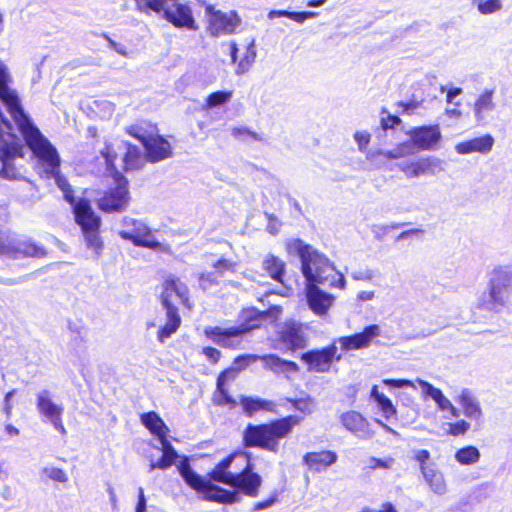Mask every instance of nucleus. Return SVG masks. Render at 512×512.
Segmentation results:
<instances>
[{
    "label": "nucleus",
    "instance_id": "1",
    "mask_svg": "<svg viewBox=\"0 0 512 512\" xmlns=\"http://www.w3.org/2000/svg\"><path fill=\"white\" fill-rule=\"evenodd\" d=\"M23 140L37 159L44 177L55 179L56 185L64 194V199L72 206L75 221L82 230L87 248L99 256L103 248L99 236L101 219L93 211L89 200L75 198L71 185L60 173L61 160L57 149L38 128L23 136Z\"/></svg>",
    "mask_w": 512,
    "mask_h": 512
},
{
    "label": "nucleus",
    "instance_id": "2",
    "mask_svg": "<svg viewBox=\"0 0 512 512\" xmlns=\"http://www.w3.org/2000/svg\"><path fill=\"white\" fill-rule=\"evenodd\" d=\"M292 248L301 261V272L306 281V299L309 308L317 315H324L331 307L334 296L321 290L318 285L326 287H345V278L333 263L311 245L296 239Z\"/></svg>",
    "mask_w": 512,
    "mask_h": 512
},
{
    "label": "nucleus",
    "instance_id": "3",
    "mask_svg": "<svg viewBox=\"0 0 512 512\" xmlns=\"http://www.w3.org/2000/svg\"><path fill=\"white\" fill-rule=\"evenodd\" d=\"M245 456L247 457L246 466L240 472L235 473L229 484L233 490L211 483L206 477L194 471L187 460L181 461L177 469L184 482L200 494L201 499L231 505L240 502L241 494L252 498L257 497L263 482L261 475L254 472L251 454L245 453Z\"/></svg>",
    "mask_w": 512,
    "mask_h": 512
},
{
    "label": "nucleus",
    "instance_id": "4",
    "mask_svg": "<svg viewBox=\"0 0 512 512\" xmlns=\"http://www.w3.org/2000/svg\"><path fill=\"white\" fill-rule=\"evenodd\" d=\"M301 420L297 415H289L266 424L249 423L243 431V445L277 452L279 440L290 434Z\"/></svg>",
    "mask_w": 512,
    "mask_h": 512
},
{
    "label": "nucleus",
    "instance_id": "5",
    "mask_svg": "<svg viewBox=\"0 0 512 512\" xmlns=\"http://www.w3.org/2000/svg\"><path fill=\"white\" fill-rule=\"evenodd\" d=\"M264 318V313L256 309H249L244 311V320L238 326L228 328L210 326L205 328L204 334L220 347L238 349L241 346L243 335L260 327Z\"/></svg>",
    "mask_w": 512,
    "mask_h": 512
},
{
    "label": "nucleus",
    "instance_id": "6",
    "mask_svg": "<svg viewBox=\"0 0 512 512\" xmlns=\"http://www.w3.org/2000/svg\"><path fill=\"white\" fill-rule=\"evenodd\" d=\"M512 291V267H495L489 277L487 292L480 298L481 308L499 312L508 302Z\"/></svg>",
    "mask_w": 512,
    "mask_h": 512
},
{
    "label": "nucleus",
    "instance_id": "7",
    "mask_svg": "<svg viewBox=\"0 0 512 512\" xmlns=\"http://www.w3.org/2000/svg\"><path fill=\"white\" fill-rule=\"evenodd\" d=\"M12 82L8 67L0 61V101L6 106L23 137L37 127L24 111L18 92L11 87Z\"/></svg>",
    "mask_w": 512,
    "mask_h": 512
},
{
    "label": "nucleus",
    "instance_id": "8",
    "mask_svg": "<svg viewBox=\"0 0 512 512\" xmlns=\"http://www.w3.org/2000/svg\"><path fill=\"white\" fill-rule=\"evenodd\" d=\"M136 9L140 12L152 10L154 12H163V18L177 28H186L196 30L197 26L191 9L178 3L177 0H134Z\"/></svg>",
    "mask_w": 512,
    "mask_h": 512
},
{
    "label": "nucleus",
    "instance_id": "9",
    "mask_svg": "<svg viewBox=\"0 0 512 512\" xmlns=\"http://www.w3.org/2000/svg\"><path fill=\"white\" fill-rule=\"evenodd\" d=\"M411 142H404L393 150L379 151L387 159H398L414 152V146L420 150H434L442 138L438 125H424L409 131Z\"/></svg>",
    "mask_w": 512,
    "mask_h": 512
},
{
    "label": "nucleus",
    "instance_id": "10",
    "mask_svg": "<svg viewBox=\"0 0 512 512\" xmlns=\"http://www.w3.org/2000/svg\"><path fill=\"white\" fill-rule=\"evenodd\" d=\"M124 229L118 232L123 239L132 242L135 246L166 251L165 245L160 243L153 235L151 229L143 222L134 218L124 217L122 220Z\"/></svg>",
    "mask_w": 512,
    "mask_h": 512
},
{
    "label": "nucleus",
    "instance_id": "11",
    "mask_svg": "<svg viewBox=\"0 0 512 512\" xmlns=\"http://www.w3.org/2000/svg\"><path fill=\"white\" fill-rule=\"evenodd\" d=\"M276 334L279 343H281L286 350L292 352L304 349L308 344L306 326L293 319L280 323L277 327Z\"/></svg>",
    "mask_w": 512,
    "mask_h": 512
},
{
    "label": "nucleus",
    "instance_id": "12",
    "mask_svg": "<svg viewBox=\"0 0 512 512\" xmlns=\"http://www.w3.org/2000/svg\"><path fill=\"white\" fill-rule=\"evenodd\" d=\"M337 350L335 343H332L321 349L308 350L301 354L300 359L307 365L309 372L326 373L334 360H341V355H336Z\"/></svg>",
    "mask_w": 512,
    "mask_h": 512
},
{
    "label": "nucleus",
    "instance_id": "13",
    "mask_svg": "<svg viewBox=\"0 0 512 512\" xmlns=\"http://www.w3.org/2000/svg\"><path fill=\"white\" fill-rule=\"evenodd\" d=\"M45 253V249L34 242L19 240L10 236L0 237V254L10 259L40 258Z\"/></svg>",
    "mask_w": 512,
    "mask_h": 512
},
{
    "label": "nucleus",
    "instance_id": "14",
    "mask_svg": "<svg viewBox=\"0 0 512 512\" xmlns=\"http://www.w3.org/2000/svg\"><path fill=\"white\" fill-rule=\"evenodd\" d=\"M206 11L209 14L208 31L213 37L232 34L241 24V18L236 11L226 13L211 6L207 7Z\"/></svg>",
    "mask_w": 512,
    "mask_h": 512
},
{
    "label": "nucleus",
    "instance_id": "15",
    "mask_svg": "<svg viewBox=\"0 0 512 512\" xmlns=\"http://www.w3.org/2000/svg\"><path fill=\"white\" fill-rule=\"evenodd\" d=\"M128 202V181L125 177L119 175L117 186L98 200V208L107 213L121 212L126 209Z\"/></svg>",
    "mask_w": 512,
    "mask_h": 512
},
{
    "label": "nucleus",
    "instance_id": "16",
    "mask_svg": "<svg viewBox=\"0 0 512 512\" xmlns=\"http://www.w3.org/2000/svg\"><path fill=\"white\" fill-rule=\"evenodd\" d=\"M188 288L179 279H167L163 284L161 303L166 312H178L177 304L186 305Z\"/></svg>",
    "mask_w": 512,
    "mask_h": 512
},
{
    "label": "nucleus",
    "instance_id": "17",
    "mask_svg": "<svg viewBox=\"0 0 512 512\" xmlns=\"http://www.w3.org/2000/svg\"><path fill=\"white\" fill-rule=\"evenodd\" d=\"M381 334V328L377 324H371L366 326L361 332L342 336L333 341V343L339 344L341 349L344 351L359 350L370 346L372 340Z\"/></svg>",
    "mask_w": 512,
    "mask_h": 512
},
{
    "label": "nucleus",
    "instance_id": "18",
    "mask_svg": "<svg viewBox=\"0 0 512 512\" xmlns=\"http://www.w3.org/2000/svg\"><path fill=\"white\" fill-rule=\"evenodd\" d=\"M341 425L354 436L361 440H370L374 437V431L370 428L369 421L358 411L349 410L339 415Z\"/></svg>",
    "mask_w": 512,
    "mask_h": 512
},
{
    "label": "nucleus",
    "instance_id": "19",
    "mask_svg": "<svg viewBox=\"0 0 512 512\" xmlns=\"http://www.w3.org/2000/svg\"><path fill=\"white\" fill-rule=\"evenodd\" d=\"M262 361L263 367L267 370L272 371L277 375H284L286 378H290V375L299 372V365L291 360L281 358L276 354H266L259 357Z\"/></svg>",
    "mask_w": 512,
    "mask_h": 512
},
{
    "label": "nucleus",
    "instance_id": "20",
    "mask_svg": "<svg viewBox=\"0 0 512 512\" xmlns=\"http://www.w3.org/2000/svg\"><path fill=\"white\" fill-rule=\"evenodd\" d=\"M495 143V139L490 134L459 142L455 145V151L458 154L466 155L474 152L488 154Z\"/></svg>",
    "mask_w": 512,
    "mask_h": 512
},
{
    "label": "nucleus",
    "instance_id": "21",
    "mask_svg": "<svg viewBox=\"0 0 512 512\" xmlns=\"http://www.w3.org/2000/svg\"><path fill=\"white\" fill-rule=\"evenodd\" d=\"M144 149L147 160L152 163L162 161L172 155L170 143L162 136H152Z\"/></svg>",
    "mask_w": 512,
    "mask_h": 512
},
{
    "label": "nucleus",
    "instance_id": "22",
    "mask_svg": "<svg viewBox=\"0 0 512 512\" xmlns=\"http://www.w3.org/2000/svg\"><path fill=\"white\" fill-rule=\"evenodd\" d=\"M493 97L494 89H485L476 99L473 112L477 123H485L487 114L496 109V103L494 102Z\"/></svg>",
    "mask_w": 512,
    "mask_h": 512
},
{
    "label": "nucleus",
    "instance_id": "23",
    "mask_svg": "<svg viewBox=\"0 0 512 512\" xmlns=\"http://www.w3.org/2000/svg\"><path fill=\"white\" fill-rule=\"evenodd\" d=\"M234 378V370L226 369L222 371L217 377L216 381V391L213 396V402L218 406H226L231 405L235 406V399L229 395L227 389L225 388L226 383Z\"/></svg>",
    "mask_w": 512,
    "mask_h": 512
},
{
    "label": "nucleus",
    "instance_id": "24",
    "mask_svg": "<svg viewBox=\"0 0 512 512\" xmlns=\"http://www.w3.org/2000/svg\"><path fill=\"white\" fill-rule=\"evenodd\" d=\"M337 454L334 451L324 450L321 452H308L304 455V463L312 470L321 472L337 461Z\"/></svg>",
    "mask_w": 512,
    "mask_h": 512
},
{
    "label": "nucleus",
    "instance_id": "25",
    "mask_svg": "<svg viewBox=\"0 0 512 512\" xmlns=\"http://www.w3.org/2000/svg\"><path fill=\"white\" fill-rule=\"evenodd\" d=\"M235 459V454H230L222 459L219 463L215 465V467L208 473L209 479L211 483L218 482L224 485L229 486L235 473L229 471L233 461Z\"/></svg>",
    "mask_w": 512,
    "mask_h": 512
},
{
    "label": "nucleus",
    "instance_id": "26",
    "mask_svg": "<svg viewBox=\"0 0 512 512\" xmlns=\"http://www.w3.org/2000/svg\"><path fill=\"white\" fill-rule=\"evenodd\" d=\"M458 402L462 406L464 415L467 418L472 420L481 419L482 409L480 403L469 389L465 388L460 392Z\"/></svg>",
    "mask_w": 512,
    "mask_h": 512
},
{
    "label": "nucleus",
    "instance_id": "27",
    "mask_svg": "<svg viewBox=\"0 0 512 512\" xmlns=\"http://www.w3.org/2000/svg\"><path fill=\"white\" fill-rule=\"evenodd\" d=\"M161 444L162 456L157 461H151L149 471H153L156 468L165 470L171 467L179 457L177 451L172 444L167 440L166 437L159 439Z\"/></svg>",
    "mask_w": 512,
    "mask_h": 512
},
{
    "label": "nucleus",
    "instance_id": "28",
    "mask_svg": "<svg viewBox=\"0 0 512 512\" xmlns=\"http://www.w3.org/2000/svg\"><path fill=\"white\" fill-rule=\"evenodd\" d=\"M37 409L48 420L62 415L63 407L54 403L48 390H42L37 394Z\"/></svg>",
    "mask_w": 512,
    "mask_h": 512
},
{
    "label": "nucleus",
    "instance_id": "29",
    "mask_svg": "<svg viewBox=\"0 0 512 512\" xmlns=\"http://www.w3.org/2000/svg\"><path fill=\"white\" fill-rule=\"evenodd\" d=\"M141 423L158 439L166 437L168 428L161 417L154 411L141 415Z\"/></svg>",
    "mask_w": 512,
    "mask_h": 512
},
{
    "label": "nucleus",
    "instance_id": "30",
    "mask_svg": "<svg viewBox=\"0 0 512 512\" xmlns=\"http://www.w3.org/2000/svg\"><path fill=\"white\" fill-rule=\"evenodd\" d=\"M422 475L426 483L435 494L443 495L446 493V482L444 480L443 474L440 471L434 469L433 467L423 466Z\"/></svg>",
    "mask_w": 512,
    "mask_h": 512
},
{
    "label": "nucleus",
    "instance_id": "31",
    "mask_svg": "<svg viewBox=\"0 0 512 512\" xmlns=\"http://www.w3.org/2000/svg\"><path fill=\"white\" fill-rule=\"evenodd\" d=\"M285 266V262L273 254L267 255L262 262V268L273 280L280 283H283Z\"/></svg>",
    "mask_w": 512,
    "mask_h": 512
},
{
    "label": "nucleus",
    "instance_id": "32",
    "mask_svg": "<svg viewBox=\"0 0 512 512\" xmlns=\"http://www.w3.org/2000/svg\"><path fill=\"white\" fill-rule=\"evenodd\" d=\"M417 383L421 386L424 395L432 398L440 410L445 411L451 407V401L443 394L439 388H436L429 382L419 378L417 379Z\"/></svg>",
    "mask_w": 512,
    "mask_h": 512
},
{
    "label": "nucleus",
    "instance_id": "33",
    "mask_svg": "<svg viewBox=\"0 0 512 512\" xmlns=\"http://www.w3.org/2000/svg\"><path fill=\"white\" fill-rule=\"evenodd\" d=\"M240 402L244 412L249 417L259 410L273 411L275 407V404L272 401L262 398L242 396Z\"/></svg>",
    "mask_w": 512,
    "mask_h": 512
},
{
    "label": "nucleus",
    "instance_id": "34",
    "mask_svg": "<svg viewBox=\"0 0 512 512\" xmlns=\"http://www.w3.org/2000/svg\"><path fill=\"white\" fill-rule=\"evenodd\" d=\"M370 397L377 404L385 418L388 419L396 414L397 410L392 401L384 393L379 392L377 385L372 387Z\"/></svg>",
    "mask_w": 512,
    "mask_h": 512
},
{
    "label": "nucleus",
    "instance_id": "35",
    "mask_svg": "<svg viewBox=\"0 0 512 512\" xmlns=\"http://www.w3.org/2000/svg\"><path fill=\"white\" fill-rule=\"evenodd\" d=\"M125 171L139 169L142 165V154L138 146L126 143V152L123 157Z\"/></svg>",
    "mask_w": 512,
    "mask_h": 512
},
{
    "label": "nucleus",
    "instance_id": "36",
    "mask_svg": "<svg viewBox=\"0 0 512 512\" xmlns=\"http://www.w3.org/2000/svg\"><path fill=\"white\" fill-rule=\"evenodd\" d=\"M167 322L158 331V340L163 343L167 338L174 334L181 323L178 312H166Z\"/></svg>",
    "mask_w": 512,
    "mask_h": 512
},
{
    "label": "nucleus",
    "instance_id": "37",
    "mask_svg": "<svg viewBox=\"0 0 512 512\" xmlns=\"http://www.w3.org/2000/svg\"><path fill=\"white\" fill-rule=\"evenodd\" d=\"M318 15H319V13L314 12V11L295 12V11H288V10H271L268 13V18L274 19L277 17H286V18H289L298 23H303L305 20L310 19V18H315Z\"/></svg>",
    "mask_w": 512,
    "mask_h": 512
},
{
    "label": "nucleus",
    "instance_id": "38",
    "mask_svg": "<svg viewBox=\"0 0 512 512\" xmlns=\"http://www.w3.org/2000/svg\"><path fill=\"white\" fill-rule=\"evenodd\" d=\"M480 451L477 447L468 445L458 449L454 455L456 461L461 465H472L479 461Z\"/></svg>",
    "mask_w": 512,
    "mask_h": 512
},
{
    "label": "nucleus",
    "instance_id": "39",
    "mask_svg": "<svg viewBox=\"0 0 512 512\" xmlns=\"http://www.w3.org/2000/svg\"><path fill=\"white\" fill-rule=\"evenodd\" d=\"M430 160L421 159L416 162H409L400 166V169L410 178H416L424 175L430 169Z\"/></svg>",
    "mask_w": 512,
    "mask_h": 512
},
{
    "label": "nucleus",
    "instance_id": "40",
    "mask_svg": "<svg viewBox=\"0 0 512 512\" xmlns=\"http://www.w3.org/2000/svg\"><path fill=\"white\" fill-rule=\"evenodd\" d=\"M482 15H490L499 12L503 8L502 0H470Z\"/></svg>",
    "mask_w": 512,
    "mask_h": 512
},
{
    "label": "nucleus",
    "instance_id": "41",
    "mask_svg": "<svg viewBox=\"0 0 512 512\" xmlns=\"http://www.w3.org/2000/svg\"><path fill=\"white\" fill-rule=\"evenodd\" d=\"M255 59H256L255 43H254V41H252L247 46L244 56L242 57V59L240 60V62L237 65L236 74L241 75V74L246 73L250 69V67L253 64V62L255 61Z\"/></svg>",
    "mask_w": 512,
    "mask_h": 512
},
{
    "label": "nucleus",
    "instance_id": "42",
    "mask_svg": "<svg viewBox=\"0 0 512 512\" xmlns=\"http://www.w3.org/2000/svg\"><path fill=\"white\" fill-rule=\"evenodd\" d=\"M232 91H216L208 95L206 98L205 108L212 109L223 105L232 98Z\"/></svg>",
    "mask_w": 512,
    "mask_h": 512
},
{
    "label": "nucleus",
    "instance_id": "43",
    "mask_svg": "<svg viewBox=\"0 0 512 512\" xmlns=\"http://www.w3.org/2000/svg\"><path fill=\"white\" fill-rule=\"evenodd\" d=\"M287 401L291 403L297 411L303 414H311L313 412L314 400L309 395L303 398H287Z\"/></svg>",
    "mask_w": 512,
    "mask_h": 512
},
{
    "label": "nucleus",
    "instance_id": "44",
    "mask_svg": "<svg viewBox=\"0 0 512 512\" xmlns=\"http://www.w3.org/2000/svg\"><path fill=\"white\" fill-rule=\"evenodd\" d=\"M260 356L253 355V354H245V355H239L234 359V365H236V368H232L234 370V376L236 375L237 371H240L242 369H245L250 363L255 362L259 359Z\"/></svg>",
    "mask_w": 512,
    "mask_h": 512
},
{
    "label": "nucleus",
    "instance_id": "45",
    "mask_svg": "<svg viewBox=\"0 0 512 512\" xmlns=\"http://www.w3.org/2000/svg\"><path fill=\"white\" fill-rule=\"evenodd\" d=\"M43 473L45 475H47L50 479L60 482V483H65L68 481V477H67L66 473L64 472V470H62L60 468L45 467L43 469Z\"/></svg>",
    "mask_w": 512,
    "mask_h": 512
},
{
    "label": "nucleus",
    "instance_id": "46",
    "mask_svg": "<svg viewBox=\"0 0 512 512\" xmlns=\"http://www.w3.org/2000/svg\"><path fill=\"white\" fill-rule=\"evenodd\" d=\"M127 131L132 137L139 140L142 143L143 147H145L147 141H149L152 138V135H148L146 131L138 125L129 127Z\"/></svg>",
    "mask_w": 512,
    "mask_h": 512
},
{
    "label": "nucleus",
    "instance_id": "47",
    "mask_svg": "<svg viewBox=\"0 0 512 512\" xmlns=\"http://www.w3.org/2000/svg\"><path fill=\"white\" fill-rule=\"evenodd\" d=\"M232 135L238 140H245L246 137H251L255 141H260L261 138L256 132H253L245 127H235L232 129Z\"/></svg>",
    "mask_w": 512,
    "mask_h": 512
},
{
    "label": "nucleus",
    "instance_id": "48",
    "mask_svg": "<svg viewBox=\"0 0 512 512\" xmlns=\"http://www.w3.org/2000/svg\"><path fill=\"white\" fill-rule=\"evenodd\" d=\"M277 501H278V494H277V492H273L269 498L255 503L253 505V507L251 508V512H259V511L268 509V508L272 507Z\"/></svg>",
    "mask_w": 512,
    "mask_h": 512
},
{
    "label": "nucleus",
    "instance_id": "49",
    "mask_svg": "<svg viewBox=\"0 0 512 512\" xmlns=\"http://www.w3.org/2000/svg\"><path fill=\"white\" fill-rule=\"evenodd\" d=\"M470 428V424L465 420H459L450 424V434L459 436L465 434Z\"/></svg>",
    "mask_w": 512,
    "mask_h": 512
},
{
    "label": "nucleus",
    "instance_id": "50",
    "mask_svg": "<svg viewBox=\"0 0 512 512\" xmlns=\"http://www.w3.org/2000/svg\"><path fill=\"white\" fill-rule=\"evenodd\" d=\"M393 463H394L393 458L381 459V458L371 457L369 459V467L371 469H377V468L388 469L392 466Z\"/></svg>",
    "mask_w": 512,
    "mask_h": 512
},
{
    "label": "nucleus",
    "instance_id": "51",
    "mask_svg": "<svg viewBox=\"0 0 512 512\" xmlns=\"http://www.w3.org/2000/svg\"><path fill=\"white\" fill-rule=\"evenodd\" d=\"M383 383L395 388L414 387L413 382L408 379H384Z\"/></svg>",
    "mask_w": 512,
    "mask_h": 512
},
{
    "label": "nucleus",
    "instance_id": "52",
    "mask_svg": "<svg viewBox=\"0 0 512 512\" xmlns=\"http://www.w3.org/2000/svg\"><path fill=\"white\" fill-rule=\"evenodd\" d=\"M31 278V274L23 275L17 278H4L0 276V284L6 286H14L25 283Z\"/></svg>",
    "mask_w": 512,
    "mask_h": 512
},
{
    "label": "nucleus",
    "instance_id": "53",
    "mask_svg": "<svg viewBox=\"0 0 512 512\" xmlns=\"http://www.w3.org/2000/svg\"><path fill=\"white\" fill-rule=\"evenodd\" d=\"M147 500L142 487L138 488V500L135 507V512H146Z\"/></svg>",
    "mask_w": 512,
    "mask_h": 512
},
{
    "label": "nucleus",
    "instance_id": "54",
    "mask_svg": "<svg viewBox=\"0 0 512 512\" xmlns=\"http://www.w3.org/2000/svg\"><path fill=\"white\" fill-rule=\"evenodd\" d=\"M415 460L420 463V470L423 473V466H426V461L430 459V452L426 449L416 451Z\"/></svg>",
    "mask_w": 512,
    "mask_h": 512
},
{
    "label": "nucleus",
    "instance_id": "55",
    "mask_svg": "<svg viewBox=\"0 0 512 512\" xmlns=\"http://www.w3.org/2000/svg\"><path fill=\"white\" fill-rule=\"evenodd\" d=\"M203 354L212 362L217 363L221 357V352L214 347H205Z\"/></svg>",
    "mask_w": 512,
    "mask_h": 512
},
{
    "label": "nucleus",
    "instance_id": "56",
    "mask_svg": "<svg viewBox=\"0 0 512 512\" xmlns=\"http://www.w3.org/2000/svg\"><path fill=\"white\" fill-rule=\"evenodd\" d=\"M265 216L268 219L267 230L271 234H276L278 232L279 226H280L278 219L274 215L269 214V213H265Z\"/></svg>",
    "mask_w": 512,
    "mask_h": 512
},
{
    "label": "nucleus",
    "instance_id": "57",
    "mask_svg": "<svg viewBox=\"0 0 512 512\" xmlns=\"http://www.w3.org/2000/svg\"><path fill=\"white\" fill-rule=\"evenodd\" d=\"M401 122L398 116L389 115L387 118H382L381 124L384 130L394 128Z\"/></svg>",
    "mask_w": 512,
    "mask_h": 512
},
{
    "label": "nucleus",
    "instance_id": "58",
    "mask_svg": "<svg viewBox=\"0 0 512 512\" xmlns=\"http://www.w3.org/2000/svg\"><path fill=\"white\" fill-rule=\"evenodd\" d=\"M360 512H398L395 506L391 502H385L381 505V509L364 508Z\"/></svg>",
    "mask_w": 512,
    "mask_h": 512
},
{
    "label": "nucleus",
    "instance_id": "59",
    "mask_svg": "<svg viewBox=\"0 0 512 512\" xmlns=\"http://www.w3.org/2000/svg\"><path fill=\"white\" fill-rule=\"evenodd\" d=\"M424 233V230L420 229V228H413V229H409V230H406V231H403L401 232L397 237H396V240L397 241H401V240H404L410 236H414V235H420V234H423Z\"/></svg>",
    "mask_w": 512,
    "mask_h": 512
},
{
    "label": "nucleus",
    "instance_id": "60",
    "mask_svg": "<svg viewBox=\"0 0 512 512\" xmlns=\"http://www.w3.org/2000/svg\"><path fill=\"white\" fill-rule=\"evenodd\" d=\"M103 36L108 41V45L111 49H113L114 51H116L117 53H119L121 55L126 54V51H125V48L123 45L112 40L107 34H104Z\"/></svg>",
    "mask_w": 512,
    "mask_h": 512
},
{
    "label": "nucleus",
    "instance_id": "61",
    "mask_svg": "<svg viewBox=\"0 0 512 512\" xmlns=\"http://www.w3.org/2000/svg\"><path fill=\"white\" fill-rule=\"evenodd\" d=\"M356 142L359 145L360 149H363V147L367 146L370 141V136L368 134L357 132L354 136Z\"/></svg>",
    "mask_w": 512,
    "mask_h": 512
},
{
    "label": "nucleus",
    "instance_id": "62",
    "mask_svg": "<svg viewBox=\"0 0 512 512\" xmlns=\"http://www.w3.org/2000/svg\"><path fill=\"white\" fill-rule=\"evenodd\" d=\"M49 421L53 425V427L57 431H59L61 434L65 435L67 433V431L62 423L61 415H58Z\"/></svg>",
    "mask_w": 512,
    "mask_h": 512
},
{
    "label": "nucleus",
    "instance_id": "63",
    "mask_svg": "<svg viewBox=\"0 0 512 512\" xmlns=\"http://www.w3.org/2000/svg\"><path fill=\"white\" fill-rule=\"evenodd\" d=\"M463 90L459 87L451 88L447 91L446 100L448 103H454V99L462 94Z\"/></svg>",
    "mask_w": 512,
    "mask_h": 512
},
{
    "label": "nucleus",
    "instance_id": "64",
    "mask_svg": "<svg viewBox=\"0 0 512 512\" xmlns=\"http://www.w3.org/2000/svg\"><path fill=\"white\" fill-rule=\"evenodd\" d=\"M214 267L217 270H228L232 267V264L227 259H220L214 264Z\"/></svg>",
    "mask_w": 512,
    "mask_h": 512
}]
</instances>
